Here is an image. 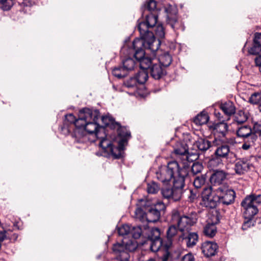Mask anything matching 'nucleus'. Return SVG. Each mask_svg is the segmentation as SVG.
Instances as JSON below:
<instances>
[{"label": "nucleus", "mask_w": 261, "mask_h": 261, "mask_svg": "<svg viewBox=\"0 0 261 261\" xmlns=\"http://www.w3.org/2000/svg\"><path fill=\"white\" fill-rule=\"evenodd\" d=\"M113 251L117 255L116 260L118 261H124L128 260L130 256L125 249L124 242L122 243H117L113 246Z\"/></svg>", "instance_id": "obj_16"}, {"label": "nucleus", "mask_w": 261, "mask_h": 261, "mask_svg": "<svg viewBox=\"0 0 261 261\" xmlns=\"http://www.w3.org/2000/svg\"><path fill=\"white\" fill-rule=\"evenodd\" d=\"M253 128L255 133H258L259 136L261 135V121L254 124Z\"/></svg>", "instance_id": "obj_58"}, {"label": "nucleus", "mask_w": 261, "mask_h": 261, "mask_svg": "<svg viewBox=\"0 0 261 261\" xmlns=\"http://www.w3.org/2000/svg\"><path fill=\"white\" fill-rule=\"evenodd\" d=\"M142 228L140 226H130V233L135 239H139L142 234Z\"/></svg>", "instance_id": "obj_48"}, {"label": "nucleus", "mask_w": 261, "mask_h": 261, "mask_svg": "<svg viewBox=\"0 0 261 261\" xmlns=\"http://www.w3.org/2000/svg\"><path fill=\"white\" fill-rule=\"evenodd\" d=\"M165 243L166 242L163 241L162 239L150 241V250L152 252H155L158 251L162 247H163L166 250H168V249H166L165 248Z\"/></svg>", "instance_id": "obj_37"}, {"label": "nucleus", "mask_w": 261, "mask_h": 261, "mask_svg": "<svg viewBox=\"0 0 261 261\" xmlns=\"http://www.w3.org/2000/svg\"><path fill=\"white\" fill-rule=\"evenodd\" d=\"M203 169L202 164L198 162L193 163L191 167V172L194 175L200 173Z\"/></svg>", "instance_id": "obj_53"}, {"label": "nucleus", "mask_w": 261, "mask_h": 261, "mask_svg": "<svg viewBox=\"0 0 261 261\" xmlns=\"http://www.w3.org/2000/svg\"><path fill=\"white\" fill-rule=\"evenodd\" d=\"M261 52V45L253 42V46L248 50L250 55H257Z\"/></svg>", "instance_id": "obj_55"}, {"label": "nucleus", "mask_w": 261, "mask_h": 261, "mask_svg": "<svg viewBox=\"0 0 261 261\" xmlns=\"http://www.w3.org/2000/svg\"><path fill=\"white\" fill-rule=\"evenodd\" d=\"M208 129L217 140L222 142H230V139L227 137L228 134V125L222 120V122L209 123Z\"/></svg>", "instance_id": "obj_9"}, {"label": "nucleus", "mask_w": 261, "mask_h": 261, "mask_svg": "<svg viewBox=\"0 0 261 261\" xmlns=\"http://www.w3.org/2000/svg\"><path fill=\"white\" fill-rule=\"evenodd\" d=\"M249 102L253 105H257L261 103V93L255 92L249 97Z\"/></svg>", "instance_id": "obj_49"}, {"label": "nucleus", "mask_w": 261, "mask_h": 261, "mask_svg": "<svg viewBox=\"0 0 261 261\" xmlns=\"http://www.w3.org/2000/svg\"><path fill=\"white\" fill-rule=\"evenodd\" d=\"M197 221V215L194 213H191L188 215H183L180 217L178 221V226L180 231L189 230V227L196 223Z\"/></svg>", "instance_id": "obj_13"}, {"label": "nucleus", "mask_w": 261, "mask_h": 261, "mask_svg": "<svg viewBox=\"0 0 261 261\" xmlns=\"http://www.w3.org/2000/svg\"><path fill=\"white\" fill-rule=\"evenodd\" d=\"M99 114L98 110H92L89 108H84L79 111V118L76 119L74 126L72 135L76 138H80L84 136V129L86 123L91 120L93 116L96 118Z\"/></svg>", "instance_id": "obj_4"}, {"label": "nucleus", "mask_w": 261, "mask_h": 261, "mask_svg": "<svg viewBox=\"0 0 261 261\" xmlns=\"http://www.w3.org/2000/svg\"><path fill=\"white\" fill-rule=\"evenodd\" d=\"M252 144H251L250 142H245L243 145H242V148L244 150H247L248 149H249L251 146L252 145V144H253V143H252L251 142Z\"/></svg>", "instance_id": "obj_61"}, {"label": "nucleus", "mask_w": 261, "mask_h": 261, "mask_svg": "<svg viewBox=\"0 0 261 261\" xmlns=\"http://www.w3.org/2000/svg\"><path fill=\"white\" fill-rule=\"evenodd\" d=\"M101 122L102 123L101 127L105 129L106 127H108L111 129H115L117 125H119V122L115 121V119L110 115H105L101 117Z\"/></svg>", "instance_id": "obj_26"}, {"label": "nucleus", "mask_w": 261, "mask_h": 261, "mask_svg": "<svg viewBox=\"0 0 261 261\" xmlns=\"http://www.w3.org/2000/svg\"><path fill=\"white\" fill-rule=\"evenodd\" d=\"M172 153L177 156H185L186 160L189 161V147L185 141L176 142L173 145Z\"/></svg>", "instance_id": "obj_17"}, {"label": "nucleus", "mask_w": 261, "mask_h": 261, "mask_svg": "<svg viewBox=\"0 0 261 261\" xmlns=\"http://www.w3.org/2000/svg\"><path fill=\"white\" fill-rule=\"evenodd\" d=\"M195 145L199 150L204 152L213 145V143L206 139L200 138L195 142Z\"/></svg>", "instance_id": "obj_31"}, {"label": "nucleus", "mask_w": 261, "mask_h": 261, "mask_svg": "<svg viewBox=\"0 0 261 261\" xmlns=\"http://www.w3.org/2000/svg\"><path fill=\"white\" fill-rule=\"evenodd\" d=\"M160 45V40L153 41L140 35V38L134 39L132 43L134 57L139 62L141 69L148 67L147 65L150 63V60L152 58L146 56L145 49L150 50L154 53L159 49Z\"/></svg>", "instance_id": "obj_2"}, {"label": "nucleus", "mask_w": 261, "mask_h": 261, "mask_svg": "<svg viewBox=\"0 0 261 261\" xmlns=\"http://www.w3.org/2000/svg\"><path fill=\"white\" fill-rule=\"evenodd\" d=\"M244 218V221L242 226V229L244 230H247L248 228H250L251 226L254 225V221H253V218L254 216H243Z\"/></svg>", "instance_id": "obj_47"}, {"label": "nucleus", "mask_w": 261, "mask_h": 261, "mask_svg": "<svg viewBox=\"0 0 261 261\" xmlns=\"http://www.w3.org/2000/svg\"><path fill=\"white\" fill-rule=\"evenodd\" d=\"M175 192L176 191L173 187H166L161 190V193L164 198L177 201L180 200L182 196L180 194L177 196L175 195Z\"/></svg>", "instance_id": "obj_25"}, {"label": "nucleus", "mask_w": 261, "mask_h": 261, "mask_svg": "<svg viewBox=\"0 0 261 261\" xmlns=\"http://www.w3.org/2000/svg\"><path fill=\"white\" fill-rule=\"evenodd\" d=\"M199 196V193L198 189H190V194L188 195V199L190 202H193L196 199L198 198Z\"/></svg>", "instance_id": "obj_54"}, {"label": "nucleus", "mask_w": 261, "mask_h": 261, "mask_svg": "<svg viewBox=\"0 0 261 261\" xmlns=\"http://www.w3.org/2000/svg\"><path fill=\"white\" fill-rule=\"evenodd\" d=\"M155 27L154 34L153 33L154 36L155 35L161 39L163 38L165 36V31L163 25L162 24H159Z\"/></svg>", "instance_id": "obj_51"}, {"label": "nucleus", "mask_w": 261, "mask_h": 261, "mask_svg": "<svg viewBox=\"0 0 261 261\" xmlns=\"http://www.w3.org/2000/svg\"><path fill=\"white\" fill-rule=\"evenodd\" d=\"M214 219L213 222L206 224L203 229L204 235L207 237L212 238L216 234L217 232L216 224L220 222L221 217L220 213L218 211H215V214L213 215Z\"/></svg>", "instance_id": "obj_14"}, {"label": "nucleus", "mask_w": 261, "mask_h": 261, "mask_svg": "<svg viewBox=\"0 0 261 261\" xmlns=\"http://www.w3.org/2000/svg\"><path fill=\"white\" fill-rule=\"evenodd\" d=\"M126 251L133 252L136 250L138 247L137 242L135 240H129L126 242H124Z\"/></svg>", "instance_id": "obj_46"}, {"label": "nucleus", "mask_w": 261, "mask_h": 261, "mask_svg": "<svg viewBox=\"0 0 261 261\" xmlns=\"http://www.w3.org/2000/svg\"><path fill=\"white\" fill-rule=\"evenodd\" d=\"M121 65L128 72L134 69L135 62L132 58H127L122 61Z\"/></svg>", "instance_id": "obj_42"}, {"label": "nucleus", "mask_w": 261, "mask_h": 261, "mask_svg": "<svg viewBox=\"0 0 261 261\" xmlns=\"http://www.w3.org/2000/svg\"><path fill=\"white\" fill-rule=\"evenodd\" d=\"M229 142H222L217 140L213 141V145L217 146V149L215 151V155L222 158H227L230 152V147L228 145Z\"/></svg>", "instance_id": "obj_15"}, {"label": "nucleus", "mask_w": 261, "mask_h": 261, "mask_svg": "<svg viewBox=\"0 0 261 261\" xmlns=\"http://www.w3.org/2000/svg\"><path fill=\"white\" fill-rule=\"evenodd\" d=\"M189 167L188 166L184 164L182 167L179 168L178 172L176 173L174 177H173V186L175 189V195L180 194L181 196L185 191V179L189 175Z\"/></svg>", "instance_id": "obj_7"}, {"label": "nucleus", "mask_w": 261, "mask_h": 261, "mask_svg": "<svg viewBox=\"0 0 261 261\" xmlns=\"http://www.w3.org/2000/svg\"><path fill=\"white\" fill-rule=\"evenodd\" d=\"M255 63L256 65L258 67L259 70L261 72V55L255 58Z\"/></svg>", "instance_id": "obj_60"}, {"label": "nucleus", "mask_w": 261, "mask_h": 261, "mask_svg": "<svg viewBox=\"0 0 261 261\" xmlns=\"http://www.w3.org/2000/svg\"><path fill=\"white\" fill-rule=\"evenodd\" d=\"M118 136L120 138L130 139L132 137L131 133L126 126H122L120 123L117 125L116 128Z\"/></svg>", "instance_id": "obj_36"}, {"label": "nucleus", "mask_w": 261, "mask_h": 261, "mask_svg": "<svg viewBox=\"0 0 261 261\" xmlns=\"http://www.w3.org/2000/svg\"><path fill=\"white\" fill-rule=\"evenodd\" d=\"M248 119L247 115L243 111H239L234 116V120L238 124H242L245 122Z\"/></svg>", "instance_id": "obj_43"}, {"label": "nucleus", "mask_w": 261, "mask_h": 261, "mask_svg": "<svg viewBox=\"0 0 261 261\" xmlns=\"http://www.w3.org/2000/svg\"><path fill=\"white\" fill-rule=\"evenodd\" d=\"M0 233L1 234V237L0 238L1 241L8 240L10 242H15L18 237L17 233H13L10 229L1 230Z\"/></svg>", "instance_id": "obj_35"}, {"label": "nucleus", "mask_w": 261, "mask_h": 261, "mask_svg": "<svg viewBox=\"0 0 261 261\" xmlns=\"http://www.w3.org/2000/svg\"><path fill=\"white\" fill-rule=\"evenodd\" d=\"M160 189L159 185L154 181L147 184V191L149 194H156Z\"/></svg>", "instance_id": "obj_50"}, {"label": "nucleus", "mask_w": 261, "mask_h": 261, "mask_svg": "<svg viewBox=\"0 0 261 261\" xmlns=\"http://www.w3.org/2000/svg\"><path fill=\"white\" fill-rule=\"evenodd\" d=\"M160 235L161 232L159 228L157 227L152 228L148 235V240L150 241L154 240L160 239H161Z\"/></svg>", "instance_id": "obj_45"}, {"label": "nucleus", "mask_w": 261, "mask_h": 261, "mask_svg": "<svg viewBox=\"0 0 261 261\" xmlns=\"http://www.w3.org/2000/svg\"><path fill=\"white\" fill-rule=\"evenodd\" d=\"M238 137L243 139H248L251 140L252 143L256 140V136L252 132V129L248 125H244L239 127L236 132Z\"/></svg>", "instance_id": "obj_21"}, {"label": "nucleus", "mask_w": 261, "mask_h": 261, "mask_svg": "<svg viewBox=\"0 0 261 261\" xmlns=\"http://www.w3.org/2000/svg\"><path fill=\"white\" fill-rule=\"evenodd\" d=\"M181 261H195V258L191 253H189L182 257Z\"/></svg>", "instance_id": "obj_59"}, {"label": "nucleus", "mask_w": 261, "mask_h": 261, "mask_svg": "<svg viewBox=\"0 0 261 261\" xmlns=\"http://www.w3.org/2000/svg\"><path fill=\"white\" fill-rule=\"evenodd\" d=\"M220 108L224 114L227 116L235 114L236 107L234 103L230 100L222 103L220 105Z\"/></svg>", "instance_id": "obj_29"}, {"label": "nucleus", "mask_w": 261, "mask_h": 261, "mask_svg": "<svg viewBox=\"0 0 261 261\" xmlns=\"http://www.w3.org/2000/svg\"><path fill=\"white\" fill-rule=\"evenodd\" d=\"M137 80L135 76H132L126 79L123 82V86L128 89H136L138 86Z\"/></svg>", "instance_id": "obj_44"}, {"label": "nucleus", "mask_w": 261, "mask_h": 261, "mask_svg": "<svg viewBox=\"0 0 261 261\" xmlns=\"http://www.w3.org/2000/svg\"><path fill=\"white\" fill-rule=\"evenodd\" d=\"M214 114L215 116L219 120H221V113L219 112H217V111H215L214 112Z\"/></svg>", "instance_id": "obj_62"}, {"label": "nucleus", "mask_w": 261, "mask_h": 261, "mask_svg": "<svg viewBox=\"0 0 261 261\" xmlns=\"http://www.w3.org/2000/svg\"><path fill=\"white\" fill-rule=\"evenodd\" d=\"M167 23L169 25L171 28L178 34L179 32H183L185 30V26L183 22L178 21L177 17L172 18L167 21Z\"/></svg>", "instance_id": "obj_28"}, {"label": "nucleus", "mask_w": 261, "mask_h": 261, "mask_svg": "<svg viewBox=\"0 0 261 261\" xmlns=\"http://www.w3.org/2000/svg\"><path fill=\"white\" fill-rule=\"evenodd\" d=\"M180 166L175 161L169 162L166 167L156 172L157 178L164 185H168L178 172Z\"/></svg>", "instance_id": "obj_8"}, {"label": "nucleus", "mask_w": 261, "mask_h": 261, "mask_svg": "<svg viewBox=\"0 0 261 261\" xmlns=\"http://www.w3.org/2000/svg\"><path fill=\"white\" fill-rule=\"evenodd\" d=\"M206 180V175L205 174L197 175L194 178L193 185L196 189H200L204 185Z\"/></svg>", "instance_id": "obj_39"}, {"label": "nucleus", "mask_w": 261, "mask_h": 261, "mask_svg": "<svg viewBox=\"0 0 261 261\" xmlns=\"http://www.w3.org/2000/svg\"><path fill=\"white\" fill-rule=\"evenodd\" d=\"M165 12L167 13L166 21L169 19H171L172 18L177 17V9L171 5H169L165 8Z\"/></svg>", "instance_id": "obj_41"}, {"label": "nucleus", "mask_w": 261, "mask_h": 261, "mask_svg": "<svg viewBox=\"0 0 261 261\" xmlns=\"http://www.w3.org/2000/svg\"><path fill=\"white\" fill-rule=\"evenodd\" d=\"M228 173L223 170H215L210 177L211 183L214 185L221 184L226 179Z\"/></svg>", "instance_id": "obj_22"}, {"label": "nucleus", "mask_w": 261, "mask_h": 261, "mask_svg": "<svg viewBox=\"0 0 261 261\" xmlns=\"http://www.w3.org/2000/svg\"><path fill=\"white\" fill-rule=\"evenodd\" d=\"M209 120L208 114L205 111H202L193 119V122L197 125H201L206 123Z\"/></svg>", "instance_id": "obj_33"}, {"label": "nucleus", "mask_w": 261, "mask_h": 261, "mask_svg": "<svg viewBox=\"0 0 261 261\" xmlns=\"http://www.w3.org/2000/svg\"><path fill=\"white\" fill-rule=\"evenodd\" d=\"M208 166L213 171L215 170H219L218 168L223 166V163L221 158L216 155L212 156L208 162Z\"/></svg>", "instance_id": "obj_34"}, {"label": "nucleus", "mask_w": 261, "mask_h": 261, "mask_svg": "<svg viewBox=\"0 0 261 261\" xmlns=\"http://www.w3.org/2000/svg\"><path fill=\"white\" fill-rule=\"evenodd\" d=\"M149 73L147 70H143L138 72L134 76L137 80L138 84H143L148 78Z\"/></svg>", "instance_id": "obj_40"}, {"label": "nucleus", "mask_w": 261, "mask_h": 261, "mask_svg": "<svg viewBox=\"0 0 261 261\" xmlns=\"http://www.w3.org/2000/svg\"><path fill=\"white\" fill-rule=\"evenodd\" d=\"M183 240H186L187 246L188 247H193L197 244L199 237L196 232H189L187 236L185 237V234L182 233L179 236Z\"/></svg>", "instance_id": "obj_27"}, {"label": "nucleus", "mask_w": 261, "mask_h": 261, "mask_svg": "<svg viewBox=\"0 0 261 261\" xmlns=\"http://www.w3.org/2000/svg\"><path fill=\"white\" fill-rule=\"evenodd\" d=\"M258 109H259V110L261 112V103L259 105Z\"/></svg>", "instance_id": "obj_64"}, {"label": "nucleus", "mask_w": 261, "mask_h": 261, "mask_svg": "<svg viewBox=\"0 0 261 261\" xmlns=\"http://www.w3.org/2000/svg\"><path fill=\"white\" fill-rule=\"evenodd\" d=\"M166 208L165 204L159 201L152 204H146L143 210L138 208L135 214L141 221L145 219L148 222L155 223L160 220L161 215L164 214Z\"/></svg>", "instance_id": "obj_3"}, {"label": "nucleus", "mask_w": 261, "mask_h": 261, "mask_svg": "<svg viewBox=\"0 0 261 261\" xmlns=\"http://www.w3.org/2000/svg\"><path fill=\"white\" fill-rule=\"evenodd\" d=\"M260 198L257 194L253 193L245 197L241 202L243 216H254L258 213L259 206L261 205Z\"/></svg>", "instance_id": "obj_5"}, {"label": "nucleus", "mask_w": 261, "mask_h": 261, "mask_svg": "<svg viewBox=\"0 0 261 261\" xmlns=\"http://www.w3.org/2000/svg\"><path fill=\"white\" fill-rule=\"evenodd\" d=\"M156 2L154 0H147L141 8L142 17L145 19L138 20V29L141 36H143L153 41L160 40L156 39L150 30L157 23L158 15L156 10Z\"/></svg>", "instance_id": "obj_1"}, {"label": "nucleus", "mask_w": 261, "mask_h": 261, "mask_svg": "<svg viewBox=\"0 0 261 261\" xmlns=\"http://www.w3.org/2000/svg\"><path fill=\"white\" fill-rule=\"evenodd\" d=\"M157 60L160 64L166 69L171 64L172 62V58L171 55L168 52H166L161 55Z\"/></svg>", "instance_id": "obj_32"}, {"label": "nucleus", "mask_w": 261, "mask_h": 261, "mask_svg": "<svg viewBox=\"0 0 261 261\" xmlns=\"http://www.w3.org/2000/svg\"><path fill=\"white\" fill-rule=\"evenodd\" d=\"M253 42L261 45V32H256L254 33Z\"/></svg>", "instance_id": "obj_57"}, {"label": "nucleus", "mask_w": 261, "mask_h": 261, "mask_svg": "<svg viewBox=\"0 0 261 261\" xmlns=\"http://www.w3.org/2000/svg\"><path fill=\"white\" fill-rule=\"evenodd\" d=\"M13 0H0L1 8L4 11L9 10L13 5Z\"/></svg>", "instance_id": "obj_56"}, {"label": "nucleus", "mask_w": 261, "mask_h": 261, "mask_svg": "<svg viewBox=\"0 0 261 261\" xmlns=\"http://www.w3.org/2000/svg\"><path fill=\"white\" fill-rule=\"evenodd\" d=\"M98 138H100L99 146L102 148L103 152L111 154L113 157L114 145L111 141L106 138V134L103 133L102 136H99Z\"/></svg>", "instance_id": "obj_23"}, {"label": "nucleus", "mask_w": 261, "mask_h": 261, "mask_svg": "<svg viewBox=\"0 0 261 261\" xmlns=\"http://www.w3.org/2000/svg\"><path fill=\"white\" fill-rule=\"evenodd\" d=\"M201 198L200 204L202 207L212 209L220 205L217 189L213 191L211 186L203 188L201 193Z\"/></svg>", "instance_id": "obj_6"}, {"label": "nucleus", "mask_w": 261, "mask_h": 261, "mask_svg": "<svg viewBox=\"0 0 261 261\" xmlns=\"http://www.w3.org/2000/svg\"><path fill=\"white\" fill-rule=\"evenodd\" d=\"M160 90V89H156L153 90L152 91L154 92H156L157 91H159Z\"/></svg>", "instance_id": "obj_63"}, {"label": "nucleus", "mask_w": 261, "mask_h": 261, "mask_svg": "<svg viewBox=\"0 0 261 261\" xmlns=\"http://www.w3.org/2000/svg\"><path fill=\"white\" fill-rule=\"evenodd\" d=\"M100 112H99L98 115L96 117V118L94 116L91 117V120L88 121L87 123H86V126L84 129V136L86 135V133L89 134H95L97 138L99 137L101 132L104 133V129L102 127L100 126V125L98 123V121L100 118Z\"/></svg>", "instance_id": "obj_12"}, {"label": "nucleus", "mask_w": 261, "mask_h": 261, "mask_svg": "<svg viewBox=\"0 0 261 261\" xmlns=\"http://www.w3.org/2000/svg\"><path fill=\"white\" fill-rule=\"evenodd\" d=\"M251 166L252 164L248 159H240L237 161L235 164L234 170L237 174L242 175L247 172Z\"/></svg>", "instance_id": "obj_20"}, {"label": "nucleus", "mask_w": 261, "mask_h": 261, "mask_svg": "<svg viewBox=\"0 0 261 261\" xmlns=\"http://www.w3.org/2000/svg\"><path fill=\"white\" fill-rule=\"evenodd\" d=\"M129 139L120 138L118 142V146H114V151L115 150L118 151V153H114L113 158L115 159H119L122 157V151L124 149V146L128 142Z\"/></svg>", "instance_id": "obj_30"}, {"label": "nucleus", "mask_w": 261, "mask_h": 261, "mask_svg": "<svg viewBox=\"0 0 261 261\" xmlns=\"http://www.w3.org/2000/svg\"><path fill=\"white\" fill-rule=\"evenodd\" d=\"M178 230H179L178 226L177 227L174 225L169 226L166 232L167 240L165 244L166 249H169L172 246L173 238L177 235Z\"/></svg>", "instance_id": "obj_24"}, {"label": "nucleus", "mask_w": 261, "mask_h": 261, "mask_svg": "<svg viewBox=\"0 0 261 261\" xmlns=\"http://www.w3.org/2000/svg\"><path fill=\"white\" fill-rule=\"evenodd\" d=\"M218 244L211 241H205L202 244L201 250L204 255L206 257L215 256L218 251Z\"/></svg>", "instance_id": "obj_19"}, {"label": "nucleus", "mask_w": 261, "mask_h": 261, "mask_svg": "<svg viewBox=\"0 0 261 261\" xmlns=\"http://www.w3.org/2000/svg\"><path fill=\"white\" fill-rule=\"evenodd\" d=\"M130 226L128 224H124L117 229L118 233L119 236H123L129 233Z\"/></svg>", "instance_id": "obj_52"}, {"label": "nucleus", "mask_w": 261, "mask_h": 261, "mask_svg": "<svg viewBox=\"0 0 261 261\" xmlns=\"http://www.w3.org/2000/svg\"><path fill=\"white\" fill-rule=\"evenodd\" d=\"M65 117L63 124L59 129L62 134L67 135L70 133L77 119L72 114H67Z\"/></svg>", "instance_id": "obj_18"}, {"label": "nucleus", "mask_w": 261, "mask_h": 261, "mask_svg": "<svg viewBox=\"0 0 261 261\" xmlns=\"http://www.w3.org/2000/svg\"><path fill=\"white\" fill-rule=\"evenodd\" d=\"M217 189L220 205H229L234 203L236 195L233 190L223 186H220Z\"/></svg>", "instance_id": "obj_11"}, {"label": "nucleus", "mask_w": 261, "mask_h": 261, "mask_svg": "<svg viewBox=\"0 0 261 261\" xmlns=\"http://www.w3.org/2000/svg\"><path fill=\"white\" fill-rule=\"evenodd\" d=\"M148 67L143 68L142 69L148 71L150 77L156 81L164 80L167 75L166 69L162 67L155 58H152L150 63L148 64Z\"/></svg>", "instance_id": "obj_10"}, {"label": "nucleus", "mask_w": 261, "mask_h": 261, "mask_svg": "<svg viewBox=\"0 0 261 261\" xmlns=\"http://www.w3.org/2000/svg\"><path fill=\"white\" fill-rule=\"evenodd\" d=\"M128 73V72L121 64L114 67L112 71L113 75L118 79H121L125 77L127 75Z\"/></svg>", "instance_id": "obj_38"}]
</instances>
